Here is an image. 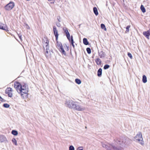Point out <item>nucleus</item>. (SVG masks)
<instances>
[{
    "label": "nucleus",
    "mask_w": 150,
    "mask_h": 150,
    "mask_svg": "<svg viewBox=\"0 0 150 150\" xmlns=\"http://www.w3.org/2000/svg\"><path fill=\"white\" fill-rule=\"evenodd\" d=\"M67 39L68 40L69 42H71V38H70V36H69V38H67Z\"/></svg>",
    "instance_id": "obj_43"
},
{
    "label": "nucleus",
    "mask_w": 150,
    "mask_h": 150,
    "mask_svg": "<svg viewBox=\"0 0 150 150\" xmlns=\"http://www.w3.org/2000/svg\"><path fill=\"white\" fill-rule=\"evenodd\" d=\"M60 52L64 54V55L66 56V53L64 50L62 51H61Z\"/></svg>",
    "instance_id": "obj_37"
},
{
    "label": "nucleus",
    "mask_w": 150,
    "mask_h": 150,
    "mask_svg": "<svg viewBox=\"0 0 150 150\" xmlns=\"http://www.w3.org/2000/svg\"><path fill=\"white\" fill-rule=\"evenodd\" d=\"M43 48L45 51V54L47 58L49 57L51 54V52H53L52 49L50 48L49 45V41L46 39L45 42V44L43 46Z\"/></svg>",
    "instance_id": "obj_3"
},
{
    "label": "nucleus",
    "mask_w": 150,
    "mask_h": 150,
    "mask_svg": "<svg viewBox=\"0 0 150 150\" xmlns=\"http://www.w3.org/2000/svg\"><path fill=\"white\" fill-rule=\"evenodd\" d=\"M93 11L94 13L96 16L98 15V12L97 9L96 8V7H94L93 8Z\"/></svg>",
    "instance_id": "obj_15"
},
{
    "label": "nucleus",
    "mask_w": 150,
    "mask_h": 150,
    "mask_svg": "<svg viewBox=\"0 0 150 150\" xmlns=\"http://www.w3.org/2000/svg\"><path fill=\"white\" fill-rule=\"evenodd\" d=\"M12 141L13 144L15 145H17V141L15 138H13Z\"/></svg>",
    "instance_id": "obj_27"
},
{
    "label": "nucleus",
    "mask_w": 150,
    "mask_h": 150,
    "mask_svg": "<svg viewBox=\"0 0 150 150\" xmlns=\"http://www.w3.org/2000/svg\"><path fill=\"white\" fill-rule=\"evenodd\" d=\"M9 3L5 7V9L6 10H8L9 9Z\"/></svg>",
    "instance_id": "obj_29"
},
{
    "label": "nucleus",
    "mask_w": 150,
    "mask_h": 150,
    "mask_svg": "<svg viewBox=\"0 0 150 150\" xmlns=\"http://www.w3.org/2000/svg\"><path fill=\"white\" fill-rule=\"evenodd\" d=\"M6 138L3 135L0 136V142H2L5 141Z\"/></svg>",
    "instance_id": "obj_14"
},
{
    "label": "nucleus",
    "mask_w": 150,
    "mask_h": 150,
    "mask_svg": "<svg viewBox=\"0 0 150 150\" xmlns=\"http://www.w3.org/2000/svg\"><path fill=\"white\" fill-rule=\"evenodd\" d=\"M53 31L54 34L56 38V40L57 41L58 40V31L55 26L53 27Z\"/></svg>",
    "instance_id": "obj_8"
},
{
    "label": "nucleus",
    "mask_w": 150,
    "mask_h": 150,
    "mask_svg": "<svg viewBox=\"0 0 150 150\" xmlns=\"http://www.w3.org/2000/svg\"><path fill=\"white\" fill-rule=\"evenodd\" d=\"M101 28L102 29H104L105 30H106L105 25L103 23H102L100 25Z\"/></svg>",
    "instance_id": "obj_25"
},
{
    "label": "nucleus",
    "mask_w": 150,
    "mask_h": 150,
    "mask_svg": "<svg viewBox=\"0 0 150 150\" xmlns=\"http://www.w3.org/2000/svg\"><path fill=\"white\" fill-rule=\"evenodd\" d=\"M0 101L2 102L4 101V99L1 96H0Z\"/></svg>",
    "instance_id": "obj_40"
},
{
    "label": "nucleus",
    "mask_w": 150,
    "mask_h": 150,
    "mask_svg": "<svg viewBox=\"0 0 150 150\" xmlns=\"http://www.w3.org/2000/svg\"><path fill=\"white\" fill-rule=\"evenodd\" d=\"M76 102L71 100H67L65 102L64 104L67 107L72 109Z\"/></svg>",
    "instance_id": "obj_6"
},
{
    "label": "nucleus",
    "mask_w": 150,
    "mask_h": 150,
    "mask_svg": "<svg viewBox=\"0 0 150 150\" xmlns=\"http://www.w3.org/2000/svg\"><path fill=\"white\" fill-rule=\"evenodd\" d=\"M131 140L128 138L125 137L122 139V140L117 139L116 142V143H115V145L117 147H120L121 150H122L121 146L125 147L127 146L131 143Z\"/></svg>",
    "instance_id": "obj_2"
},
{
    "label": "nucleus",
    "mask_w": 150,
    "mask_h": 150,
    "mask_svg": "<svg viewBox=\"0 0 150 150\" xmlns=\"http://www.w3.org/2000/svg\"><path fill=\"white\" fill-rule=\"evenodd\" d=\"M140 9L143 13H144L145 12L146 9L143 5H141L140 6Z\"/></svg>",
    "instance_id": "obj_22"
},
{
    "label": "nucleus",
    "mask_w": 150,
    "mask_h": 150,
    "mask_svg": "<svg viewBox=\"0 0 150 150\" xmlns=\"http://www.w3.org/2000/svg\"><path fill=\"white\" fill-rule=\"evenodd\" d=\"M110 67V66L108 64H105L104 65L103 68L104 69H107Z\"/></svg>",
    "instance_id": "obj_30"
},
{
    "label": "nucleus",
    "mask_w": 150,
    "mask_h": 150,
    "mask_svg": "<svg viewBox=\"0 0 150 150\" xmlns=\"http://www.w3.org/2000/svg\"><path fill=\"white\" fill-rule=\"evenodd\" d=\"M62 46V45L61 43L60 42L57 41V48H58Z\"/></svg>",
    "instance_id": "obj_20"
},
{
    "label": "nucleus",
    "mask_w": 150,
    "mask_h": 150,
    "mask_svg": "<svg viewBox=\"0 0 150 150\" xmlns=\"http://www.w3.org/2000/svg\"><path fill=\"white\" fill-rule=\"evenodd\" d=\"M69 150H74V148L73 146L71 145L69 147Z\"/></svg>",
    "instance_id": "obj_31"
},
{
    "label": "nucleus",
    "mask_w": 150,
    "mask_h": 150,
    "mask_svg": "<svg viewBox=\"0 0 150 150\" xmlns=\"http://www.w3.org/2000/svg\"><path fill=\"white\" fill-rule=\"evenodd\" d=\"M75 82L78 84H80L81 83V80L78 79H75Z\"/></svg>",
    "instance_id": "obj_24"
},
{
    "label": "nucleus",
    "mask_w": 150,
    "mask_h": 150,
    "mask_svg": "<svg viewBox=\"0 0 150 150\" xmlns=\"http://www.w3.org/2000/svg\"><path fill=\"white\" fill-rule=\"evenodd\" d=\"M75 105L73 107L72 109L79 111H82L85 110L84 107L81 106L77 102H76Z\"/></svg>",
    "instance_id": "obj_7"
},
{
    "label": "nucleus",
    "mask_w": 150,
    "mask_h": 150,
    "mask_svg": "<svg viewBox=\"0 0 150 150\" xmlns=\"http://www.w3.org/2000/svg\"><path fill=\"white\" fill-rule=\"evenodd\" d=\"M3 106L6 108H8L9 107V105L7 103H5L3 105Z\"/></svg>",
    "instance_id": "obj_33"
},
{
    "label": "nucleus",
    "mask_w": 150,
    "mask_h": 150,
    "mask_svg": "<svg viewBox=\"0 0 150 150\" xmlns=\"http://www.w3.org/2000/svg\"><path fill=\"white\" fill-rule=\"evenodd\" d=\"M98 53L100 58H102L105 57V54L103 51L101 50L100 52H98Z\"/></svg>",
    "instance_id": "obj_11"
},
{
    "label": "nucleus",
    "mask_w": 150,
    "mask_h": 150,
    "mask_svg": "<svg viewBox=\"0 0 150 150\" xmlns=\"http://www.w3.org/2000/svg\"><path fill=\"white\" fill-rule=\"evenodd\" d=\"M26 25V28L27 29H30V27L29 26V25L27 24H25Z\"/></svg>",
    "instance_id": "obj_42"
},
{
    "label": "nucleus",
    "mask_w": 150,
    "mask_h": 150,
    "mask_svg": "<svg viewBox=\"0 0 150 150\" xmlns=\"http://www.w3.org/2000/svg\"><path fill=\"white\" fill-rule=\"evenodd\" d=\"M83 44L85 45H87L89 44V42L86 38H84L83 39Z\"/></svg>",
    "instance_id": "obj_17"
},
{
    "label": "nucleus",
    "mask_w": 150,
    "mask_h": 150,
    "mask_svg": "<svg viewBox=\"0 0 150 150\" xmlns=\"http://www.w3.org/2000/svg\"><path fill=\"white\" fill-rule=\"evenodd\" d=\"M14 86L23 98H24V94H25V96H27L28 92V87L27 84L25 83L21 84L19 82H16L14 83Z\"/></svg>",
    "instance_id": "obj_1"
},
{
    "label": "nucleus",
    "mask_w": 150,
    "mask_h": 150,
    "mask_svg": "<svg viewBox=\"0 0 150 150\" xmlns=\"http://www.w3.org/2000/svg\"><path fill=\"white\" fill-rule=\"evenodd\" d=\"M12 88H10V91H12Z\"/></svg>",
    "instance_id": "obj_45"
},
{
    "label": "nucleus",
    "mask_w": 150,
    "mask_h": 150,
    "mask_svg": "<svg viewBox=\"0 0 150 150\" xmlns=\"http://www.w3.org/2000/svg\"><path fill=\"white\" fill-rule=\"evenodd\" d=\"M63 30L65 33V35L67 38H68L70 36V34L68 30V29L66 27H64L63 28Z\"/></svg>",
    "instance_id": "obj_9"
},
{
    "label": "nucleus",
    "mask_w": 150,
    "mask_h": 150,
    "mask_svg": "<svg viewBox=\"0 0 150 150\" xmlns=\"http://www.w3.org/2000/svg\"><path fill=\"white\" fill-rule=\"evenodd\" d=\"M142 81L144 83H145L147 82V78L145 75H143L142 76Z\"/></svg>",
    "instance_id": "obj_18"
},
{
    "label": "nucleus",
    "mask_w": 150,
    "mask_h": 150,
    "mask_svg": "<svg viewBox=\"0 0 150 150\" xmlns=\"http://www.w3.org/2000/svg\"><path fill=\"white\" fill-rule=\"evenodd\" d=\"M77 150H83L82 147H79L77 148Z\"/></svg>",
    "instance_id": "obj_39"
},
{
    "label": "nucleus",
    "mask_w": 150,
    "mask_h": 150,
    "mask_svg": "<svg viewBox=\"0 0 150 150\" xmlns=\"http://www.w3.org/2000/svg\"><path fill=\"white\" fill-rule=\"evenodd\" d=\"M57 19L58 20V21L59 22H60V17L59 16H58L57 17Z\"/></svg>",
    "instance_id": "obj_41"
},
{
    "label": "nucleus",
    "mask_w": 150,
    "mask_h": 150,
    "mask_svg": "<svg viewBox=\"0 0 150 150\" xmlns=\"http://www.w3.org/2000/svg\"><path fill=\"white\" fill-rule=\"evenodd\" d=\"M15 6L14 3L12 1H10V10L12 9Z\"/></svg>",
    "instance_id": "obj_19"
},
{
    "label": "nucleus",
    "mask_w": 150,
    "mask_h": 150,
    "mask_svg": "<svg viewBox=\"0 0 150 150\" xmlns=\"http://www.w3.org/2000/svg\"><path fill=\"white\" fill-rule=\"evenodd\" d=\"M143 35L145 36L148 39H149V36L150 35V29L144 32Z\"/></svg>",
    "instance_id": "obj_10"
},
{
    "label": "nucleus",
    "mask_w": 150,
    "mask_h": 150,
    "mask_svg": "<svg viewBox=\"0 0 150 150\" xmlns=\"http://www.w3.org/2000/svg\"><path fill=\"white\" fill-rule=\"evenodd\" d=\"M19 38H18L21 41L22 40V35L21 34H18Z\"/></svg>",
    "instance_id": "obj_36"
},
{
    "label": "nucleus",
    "mask_w": 150,
    "mask_h": 150,
    "mask_svg": "<svg viewBox=\"0 0 150 150\" xmlns=\"http://www.w3.org/2000/svg\"><path fill=\"white\" fill-rule=\"evenodd\" d=\"M12 96V94L11 93L10 94V97H11Z\"/></svg>",
    "instance_id": "obj_44"
},
{
    "label": "nucleus",
    "mask_w": 150,
    "mask_h": 150,
    "mask_svg": "<svg viewBox=\"0 0 150 150\" xmlns=\"http://www.w3.org/2000/svg\"><path fill=\"white\" fill-rule=\"evenodd\" d=\"M86 51L88 54H90L91 53V49L89 47H87L86 49Z\"/></svg>",
    "instance_id": "obj_28"
},
{
    "label": "nucleus",
    "mask_w": 150,
    "mask_h": 150,
    "mask_svg": "<svg viewBox=\"0 0 150 150\" xmlns=\"http://www.w3.org/2000/svg\"><path fill=\"white\" fill-rule=\"evenodd\" d=\"M134 138L135 139L136 142L138 141L139 142V143L141 145H142L144 144L142 134L140 132H138L134 137Z\"/></svg>",
    "instance_id": "obj_5"
},
{
    "label": "nucleus",
    "mask_w": 150,
    "mask_h": 150,
    "mask_svg": "<svg viewBox=\"0 0 150 150\" xmlns=\"http://www.w3.org/2000/svg\"><path fill=\"white\" fill-rule=\"evenodd\" d=\"M95 62L98 65H100L101 64V61L100 59L99 58H98L96 59Z\"/></svg>",
    "instance_id": "obj_16"
},
{
    "label": "nucleus",
    "mask_w": 150,
    "mask_h": 150,
    "mask_svg": "<svg viewBox=\"0 0 150 150\" xmlns=\"http://www.w3.org/2000/svg\"><path fill=\"white\" fill-rule=\"evenodd\" d=\"M128 56L130 58V59H132V54L130 53H128L127 54Z\"/></svg>",
    "instance_id": "obj_35"
},
{
    "label": "nucleus",
    "mask_w": 150,
    "mask_h": 150,
    "mask_svg": "<svg viewBox=\"0 0 150 150\" xmlns=\"http://www.w3.org/2000/svg\"><path fill=\"white\" fill-rule=\"evenodd\" d=\"M71 44L72 46L74 48V47H75V45L74 44V40L73 39V36L72 35H71Z\"/></svg>",
    "instance_id": "obj_23"
},
{
    "label": "nucleus",
    "mask_w": 150,
    "mask_h": 150,
    "mask_svg": "<svg viewBox=\"0 0 150 150\" xmlns=\"http://www.w3.org/2000/svg\"><path fill=\"white\" fill-rule=\"evenodd\" d=\"M130 27V25H127L126 27V31L127 32H129V28Z\"/></svg>",
    "instance_id": "obj_32"
},
{
    "label": "nucleus",
    "mask_w": 150,
    "mask_h": 150,
    "mask_svg": "<svg viewBox=\"0 0 150 150\" xmlns=\"http://www.w3.org/2000/svg\"><path fill=\"white\" fill-rule=\"evenodd\" d=\"M0 29L6 30L7 27L5 24L0 22Z\"/></svg>",
    "instance_id": "obj_12"
},
{
    "label": "nucleus",
    "mask_w": 150,
    "mask_h": 150,
    "mask_svg": "<svg viewBox=\"0 0 150 150\" xmlns=\"http://www.w3.org/2000/svg\"><path fill=\"white\" fill-rule=\"evenodd\" d=\"M85 127V128H86V129L87 128V127L86 126Z\"/></svg>",
    "instance_id": "obj_46"
},
{
    "label": "nucleus",
    "mask_w": 150,
    "mask_h": 150,
    "mask_svg": "<svg viewBox=\"0 0 150 150\" xmlns=\"http://www.w3.org/2000/svg\"><path fill=\"white\" fill-rule=\"evenodd\" d=\"M5 93H6L8 94V96L9 97V88H8L5 91Z\"/></svg>",
    "instance_id": "obj_26"
},
{
    "label": "nucleus",
    "mask_w": 150,
    "mask_h": 150,
    "mask_svg": "<svg viewBox=\"0 0 150 150\" xmlns=\"http://www.w3.org/2000/svg\"><path fill=\"white\" fill-rule=\"evenodd\" d=\"M11 133L12 134L15 136H16L18 134V132L17 131L14 130H12L11 131Z\"/></svg>",
    "instance_id": "obj_21"
},
{
    "label": "nucleus",
    "mask_w": 150,
    "mask_h": 150,
    "mask_svg": "<svg viewBox=\"0 0 150 150\" xmlns=\"http://www.w3.org/2000/svg\"><path fill=\"white\" fill-rule=\"evenodd\" d=\"M59 49V51L61 52V51H62L63 50H64V48L63 47V46H61V47H59L58 48Z\"/></svg>",
    "instance_id": "obj_34"
},
{
    "label": "nucleus",
    "mask_w": 150,
    "mask_h": 150,
    "mask_svg": "<svg viewBox=\"0 0 150 150\" xmlns=\"http://www.w3.org/2000/svg\"><path fill=\"white\" fill-rule=\"evenodd\" d=\"M102 69L101 68H99L98 71L97 75L98 76L100 77L102 75Z\"/></svg>",
    "instance_id": "obj_13"
},
{
    "label": "nucleus",
    "mask_w": 150,
    "mask_h": 150,
    "mask_svg": "<svg viewBox=\"0 0 150 150\" xmlns=\"http://www.w3.org/2000/svg\"><path fill=\"white\" fill-rule=\"evenodd\" d=\"M101 144L103 147L105 148L107 150H121L120 147H117L115 145L110 144H106L103 142Z\"/></svg>",
    "instance_id": "obj_4"
},
{
    "label": "nucleus",
    "mask_w": 150,
    "mask_h": 150,
    "mask_svg": "<svg viewBox=\"0 0 150 150\" xmlns=\"http://www.w3.org/2000/svg\"><path fill=\"white\" fill-rule=\"evenodd\" d=\"M56 24L57 26L58 27H59L60 26V24L59 22H57L56 23Z\"/></svg>",
    "instance_id": "obj_38"
},
{
    "label": "nucleus",
    "mask_w": 150,
    "mask_h": 150,
    "mask_svg": "<svg viewBox=\"0 0 150 150\" xmlns=\"http://www.w3.org/2000/svg\"><path fill=\"white\" fill-rule=\"evenodd\" d=\"M68 48H69V47H67V49H68Z\"/></svg>",
    "instance_id": "obj_47"
}]
</instances>
